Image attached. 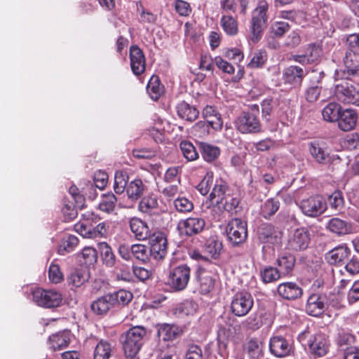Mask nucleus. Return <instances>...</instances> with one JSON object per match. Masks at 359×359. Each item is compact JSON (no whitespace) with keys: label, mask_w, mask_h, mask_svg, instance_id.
Returning a JSON list of instances; mask_svg holds the SVG:
<instances>
[{"label":"nucleus","mask_w":359,"mask_h":359,"mask_svg":"<svg viewBox=\"0 0 359 359\" xmlns=\"http://www.w3.org/2000/svg\"><path fill=\"white\" fill-rule=\"evenodd\" d=\"M221 25L224 31L229 35H236L238 33L237 20L231 15L222 16Z\"/></svg>","instance_id":"46"},{"label":"nucleus","mask_w":359,"mask_h":359,"mask_svg":"<svg viewBox=\"0 0 359 359\" xmlns=\"http://www.w3.org/2000/svg\"><path fill=\"white\" fill-rule=\"evenodd\" d=\"M306 75L304 69L298 66H290L283 74V79L285 83L293 87H299Z\"/></svg>","instance_id":"18"},{"label":"nucleus","mask_w":359,"mask_h":359,"mask_svg":"<svg viewBox=\"0 0 359 359\" xmlns=\"http://www.w3.org/2000/svg\"><path fill=\"white\" fill-rule=\"evenodd\" d=\"M205 250L212 258L217 259L222 250V243L215 238H210L206 242Z\"/></svg>","instance_id":"42"},{"label":"nucleus","mask_w":359,"mask_h":359,"mask_svg":"<svg viewBox=\"0 0 359 359\" xmlns=\"http://www.w3.org/2000/svg\"><path fill=\"white\" fill-rule=\"evenodd\" d=\"M277 292L282 298L285 299H296L302 294V288L293 282L280 283L278 286Z\"/></svg>","instance_id":"21"},{"label":"nucleus","mask_w":359,"mask_h":359,"mask_svg":"<svg viewBox=\"0 0 359 359\" xmlns=\"http://www.w3.org/2000/svg\"><path fill=\"white\" fill-rule=\"evenodd\" d=\"M198 279L199 282L200 292L202 294H208L213 289L215 285V279L210 272L201 269L199 271Z\"/></svg>","instance_id":"32"},{"label":"nucleus","mask_w":359,"mask_h":359,"mask_svg":"<svg viewBox=\"0 0 359 359\" xmlns=\"http://www.w3.org/2000/svg\"><path fill=\"white\" fill-rule=\"evenodd\" d=\"M214 62L216 66L223 72L229 74H232L234 72L235 69L233 65L221 57H216Z\"/></svg>","instance_id":"61"},{"label":"nucleus","mask_w":359,"mask_h":359,"mask_svg":"<svg viewBox=\"0 0 359 359\" xmlns=\"http://www.w3.org/2000/svg\"><path fill=\"white\" fill-rule=\"evenodd\" d=\"M182 153L185 158L191 161L198 158V154L195 147L189 141H182L180 145Z\"/></svg>","instance_id":"50"},{"label":"nucleus","mask_w":359,"mask_h":359,"mask_svg":"<svg viewBox=\"0 0 359 359\" xmlns=\"http://www.w3.org/2000/svg\"><path fill=\"white\" fill-rule=\"evenodd\" d=\"M49 280L53 283H59L63 280V274L58 264H51L48 270Z\"/></svg>","instance_id":"56"},{"label":"nucleus","mask_w":359,"mask_h":359,"mask_svg":"<svg viewBox=\"0 0 359 359\" xmlns=\"http://www.w3.org/2000/svg\"><path fill=\"white\" fill-rule=\"evenodd\" d=\"M128 177L126 173L118 170L115 172L114 190L118 194H122L126 190L128 186Z\"/></svg>","instance_id":"44"},{"label":"nucleus","mask_w":359,"mask_h":359,"mask_svg":"<svg viewBox=\"0 0 359 359\" xmlns=\"http://www.w3.org/2000/svg\"><path fill=\"white\" fill-rule=\"evenodd\" d=\"M299 206L303 214L310 217H318L326 210L325 203L318 195L302 200Z\"/></svg>","instance_id":"8"},{"label":"nucleus","mask_w":359,"mask_h":359,"mask_svg":"<svg viewBox=\"0 0 359 359\" xmlns=\"http://www.w3.org/2000/svg\"><path fill=\"white\" fill-rule=\"evenodd\" d=\"M334 95L344 104H355L359 102V89L347 81H340L335 85Z\"/></svg>","instance_id":"6"},{"label":"nucleus","mask_w":359,"mask_h":359,"mask_svg":"<svg viewBox=\"0 0 359 359\" xmlns=\"http://www.w3.org/2000/svg\"><path fill=\"white\" fill-rule=\"evenodd\" d=\"M239 204L238 199L233 197L229 194L225 198L223 203H221L219 205V208H223L227 212H233L238 207Z\"/></svg>","instance_id":"57"},{"label":"nucleus","mask_w":359,"mask_h":359,"mask_svg":"<svg viewBox=\"0 0 359 359\" xmlns=\"http://www.w3.org/2000/svg\"><path fill=\"white\" fill-rule=\"evenodd\" d=\"M358 114L352 109H341L339 118L337 120L338 128L344 132L353 130L357 124Z\"/></svg>","instance_id":"17"},{"label":"nucleus","mask_w":359,"mask_h":359,"mask_svg":"<svg viewBox=\"0 0 359 359\" xmlns=\"http://www.w3.org/2000/svg\"><path fill=\"white\" fill-rule=\"evenodd\" d=\"M267 60V53L264 50H258L253 54L252 59L248 64V67L251 69L261 68Z\"/></svg>","instance_id":"48"},{"label":"nucleus","mask_w":359,"mask_h":359,"mask_svg":"<svg viewBox=\"0 0 359 359\" xmlns=\"http://www.w3.org/2000/svg\"><path fill=\"white\" fill-rule=\"evenodd\" d=\"M177 111L181 118L189 121L196 120L199 115V111L196 108L185 102H182L177 105Z\"/></svg>","instance_id":"31"},{"label":"nucleus","mask_w":359,"mask_h":359,"mask_svg":"<svg viewBox=\"0 0 359 359\" xmlns=\"http://www.w3.org/2000/svg\"><path fill=\"white\" fill-rule=\"evenodd\" d=\"M145 186L140 179H135L128 184L126 194L132 201H136L143 194Z\"/></svg>","instance_id":"33"},{"label":"nucleus","mask_w":359,"mask_h":359,"mask_svg":"<svg viewBox=\"0 0 359 359\" xmlns=\"http://www.w3.org/2000/svg\"><path fill=\"white\" fill-rule=\"evenodd\" d=\"M158 201L154 196H145L140 202L138 209L144 213L154 212L158 208Z\"/></svg>","instance_id":"43"},{"label":"nucleus","mask_w":359,"mask_h":359,"mask_svg":"<svg viewBox=\"0 0 359 359\" xmlns=\"http://www.w3.org/2000/svg\"><path fill=\"white\" fill-rule=\"evenodd\" d=\"M210 126L205 121H198L193 126L195 135L200 137L207 136L210 133Z\"/></svg>","instance_id":"58"},{"label":"nucleus","mask_w":359,"mask_h":359,"mask_svg":"<svg viewBox=\"0 0 359 359\" xmlns=\"http://www.w3.org/2000/svg\"><path fill=\"white\" fill-rule=\"evenodd\" d=\"M83 262L86 265L94 264L97 260V253L95 248L86 247L83 249L81 253Z\"/></svg>","instance_id":"53"},{"label":"nucleus","mask_w":359,"mask_h":359,"mask_svg":"<svg viewBox=\"0 0 359 359\" xmlns=\"http://www.w3.org/2000/svg\"><path fill=\"white\" fill-rule=\"evenodd\" d=\"M325 297L319 294H312L307 299L306 311L310 316H318L325 311Z\"/></svg>","instance_id":"19"},{"label":"nucleus","mask_w":359,"mask_h":359,"mask_svg":"<svg viewBox=\"0 0 359 359\" xmlns=\"http://www.w3.org/2000/svg\"><path fill=\"white\" fill-rule=\"evenodd\" d=\"M226 233L228 240L233 246L242 244L248 236L247 224L241 219H232L226 226Z\"/></svg>","instance_id":"5"},{"label":"nucleus","mask_w":359,"mask_h":359,"mask_svg":"<svg viewBox=\"0 0 359 359\" xmlns=\"http://www.w3.org/2000/svg\"><path fill=\"white\" fill-rule=\"evenodd\" d=\"M190 268L182 264L172 269L168 275V284L175 290H184L190 279Z\"/></svg>","instance_id":"7"},{"label":"nucleus","mask_w":359,"mask_h":359,"mask_svg":"<svg viewBox=\"0 0 359 359\" xmlns=\"http://www.w3.org/2000/svg\"><path fill=\"white\" fill-rule=\"evenodd\" d=\"M270 352L278 358L288 355L292 350V344L282 336H273L269 341Z\"/></svg>","instance_id":"16"},{"label":"nucleus","mask_w":359,"mask_h":359,"mask_svg":"<svg viewBox=\"0 0 359 359\" xmlns=\"http://www.w3.org/2000/svg\"><path fill=\"white\" fill-rule=\"evenodd\" d=\"M269 3L260 0L252 12V18L249 27L250 37L253 43H257L262 37V32L268 20Z\"/></svg>","instance_id":"2"},{"label":"nucleus","mask_w":359,"mask_h":359,"mask_svg":"<svg viewBox=\"0 0 359 359\" xmlns=\"http://www.w3.org/2000/svg\"><path fill=\"white\" fill-rule=\"evenodd\" d=\"M113 306L116 304L120 305L128 304L133 299V294L129 291L120 290L114 293L109 294Z\"/></svg>","instance_id":"45"},{"label":"nucleus","mask_w":359,"mask_h":359,"mask_svg":"<svg viewBox=\"0 0 359 359\" xmlns=\"http://www.w3.org/2000/svg\"><path fill=\"white\" fill-rule=\"evenodd\" d=\"M116 201L117 198L113 194L104 195L100 203L99 208L102 211L108 213L111 212L114 210Z\"/></svg>","instance_id":"51"},{"label":"nucleus","mask_w":359,"mask_h":359,"mask_svg":"<svg viewBox=\"0 0 359 359\" xmlns=\"http://www.w3.org/2000/svg\"><path fill=\"white\" fill-rule=\"evenodd\" d=\"M147 332L143 326H134L121 336L124 353L128 358H134L144 344Z\"/></svg>","instance_id":"1"},{"label":"nucleus","mask_w":359,"mask_h":359,"mask_svg":"<svg viewBox=\"0 0 359 359\" xmlns=\"http://www.w3.org/2000/svg\"><path fill=\"white\" fill-rule=\"evenodd\" d=\"M342 107L337 102L328 103L322 110V116L325 121L330 123L336 122L339 118Z\"/></svg>","instance_id":"34"},{"label":"nucleus","mask_w":359,"mask_h":359,"mask_svg":"<svg viewBox=\"0 0 359 359\" xmlns=\"http://www.w3.org/2000/svg\"><path fill=\"white\" fill-rule=\"evenodd\" d=\"M271 32L276 36H281L290 29V25L285 22H275L271 27Z\"/></svg>","instance_id":"60"},{"label":"nucleus","mask_w":359,"mask_h":359,"mask_svg":"<svg viewBox=\"0 0 359 359\" xmlns=\"http://www.w3.org/2000/svg\"><path fill=\"white\" fill-rule=\"evenodd\" d=\"M175 8L177 13L182 16H188L191 11L189 4L183 0H176Z\"/></svg>","instance_id":"64"},{"label":"nucleus","mask_w":359,"mask_h":359,"mask_svg":"<svg viewBox=\"0 0 359 359\" xmlns=\"http://www.w3.org/2000/svg\"><path fill=\"white\" fill-rule=\"evenodd\" d=\"M262 280L265 283L278 280L281 277V273L276 268L268 266L260 272Z\"/></svg>","instance_id":"49"},{"label":"nucleus","mask_w":359,"mask_h":359,"mask_svg":"<svg viewBox=\"0 0 359 359\" xmlns=\"http://www.w3.org/2000/svg\"><path fill=\"white\" fill-rule=\"evenodd\" d=\"M327 228L337 235H345L351 231V224L337 217L331 219L327 224Z\"/></svg>","instance_id":"30"},{"label":"nucleus","mask_w":359,"mask_h":359,"mask_svg":"<svg viewBox=\"0 0 359 359\" xmlns=\"http://www.w3.org/2000/svg\"><path fill=\"white\" fill-rule=\"evenodd\" d=\"M147 90L151 98L157 100L163 93L164 88L160 83L158 77L152 76L147 84Z\"/></svg>","instance_id":"39"},{"label":"nucleus","mask_w":359,"mask_h":359,"mask_svg":"<svg viewBox=\"0 0 359 359\" xmlns=\"http://www.w3.org/2000/svg\"><path fill=\"white\" fill-rule=\"evenodd\" d=\"M350 253V249L346 245H342L329 251L325 258L330 264H337L346 259Z\"/></svg>","instance_id":"26"},{"label":"nucleus","mask_w":359,"mask_h":359,"mask_svg":"<svg viewBox=\"0 0 359 359\" xmlns=\"http://www.w3.org/2000/svg\"><path fill=\"white\" fill-rule=\"evenodd\" d=\"M253 299L248 292L236 293L231 304L232 313L238 317L247 315L253 306Z\"/></svg>","instance_id":"9"},{"label":"nucleus","mask_w":359,"mask_h":359,"mask_svg":"<svg viewBox=\"0 0 359 359\" xmlns=\"http://www.w3.org/2000/svg\"><path fill=\"white\" fill-rule=\"evenodd\" d=\"M182 334V330L177 325L163 324L158 330V335L163 341H173Z\"/></svg>","instance_id":"28"},{"label":"nucleus","mask_w":359,"mask_h":359,"mask_svg":"<svg viewBox=\"0 0 359 359\" xmlns=\"http://www.w3.org/2000/svg\"><path fill=\"white\" fill-rule=\"evenodd\" d=\"M295 258L290 254H283L277 259V264L279 267L278 271L282 276L289 274L294 268Z\"/></svg>","instance_id":"35"},{"label":"nucleus","mask_w":359,"mask_h":359,"mask_svg":"<svg viewBox=\"0 0 359 359\" xmlns=\"http://www.w3.org/2000/svg\"><path fill=\"white\" fill-rule=\"evenodd\" d=\"M130 67L136 76L143 74L146 68V60L143 51L136 45L130 48Z\"/></svg>","instance_id":"15"},{"label":"nucleus","mask_w":359,"mask_h":359,"mask_svg":"<svg viewBox=\"0 0 359 359\" xmlns=\"http://www.w3.org/2000/svg\"><path fill=\"white\" fill-rule=\"evenodd\" d=\"M149 255L155 259H162L167 254L168 242L163 233L154 234L150 240Z\"/></svg>","instance_id":"13"},{"label":"nucleus","mask_w":359,"mask_h":359,"mask_svg":"<svg viewBox=\"0 0 359 359\" xmlns=\"http://www.w3.org/2000/svg\"><path fill=\"white\" fill-rule=\"evenodd\" d=\"M356 51L349 48L344 58L345 72L349 76L359 77V55Z\"/></svg>","instance_id":"24"},{"label":"nucleus","mask_w":359,"mask_h":359,"mask_svg":"<svg viewBox=\"0 0 359 359\" xmlns=\"http://www.w3.org/2000/svg\"><path fill=\"white\" fill-rule=\"evenodd\" d=\"M230 194L229 189L226 182L222 179L217 180L212 191L210 194L212 203L219 205L223 203L225 198Z\"/></svg>","instance_id":"25"},{"label":"nucleus","mask_w":359,"mask_h":359,"mask_svg":"<svg viewBox=\"0 0 359 359\" xmlns=\"http://www.w3.org/2000/svg\"><path fill=\"white\" fill-rule=\"evenodd\" d=\"M70 332L64 331L50 336L48 342L53 351H57L67 347L70 342Z\"/></svg>","instance_id":"27"},{"label":"nucleus","mask_w":359,"mask_h":359,"mask_svg":"<svg viewBox=\"0 0 359 359\" xmlns=\"http://www.w3.org/2000/svg\"><path fill=\"white\" fill-rule=\"evenodd\" d=\"M174 205L180 212H189L194 208L193 203L185 197H179L174 201Z\"/></svg>","instance_id":"54"},{"label":"nucleus","mask_w":359,"mask_h":359,"mask_svg":"<svg viewBox=\"0 0 359 359\" xmlns=\"http://www.w3.org/2000/svg\"><path fill=\"white\" fill-rule=\"evenodd\" d=\"M129 226L137 240L144 241L151 235V231L147 223L137 217L130 219Z\"/></svg>","instance_id":"20"},{"label":"nucleus","mask_w":359,"mask_h":359,"mask_svg":"<svg viewBox=\"0 0 359 359\" xmlns=\"http://www.w3.org/2000/svg\"><path fill=\"white\" fill-rule=\"evenodd\" d=\"M79 244V239L74 235H69L64 237L57 248V252L64 255L66 253L72 252Z\"/></svg>","instance_id":"37"},{"label":"nucleus","mask_w":359,"mask_h":359,"mask_svg":"<svg viewBox=\"0 0 359 359\" xmlns=\"http://www.w3.org/2000/svg\"><path fill=\"white\" fill-rule=\"evenodd\" d=\"M89 278L90 272L88 269L81 267L73 269L67 276V280L69 286L80 287L87 283Z\"/></svg>","instance_id":"22"},{"label":"nucleus","mask_w":359,"mask_h":359,"mask_svg":"<svg viewBox=\"0 0 359 359\" xmlns=\"http://www.w3.org/2000/svg\"><path fill=\"white\" fill-rule=\"evenodd\" d=\"M86 217L83 221L79 222L74 225L75 231L84 238H90L92 224L90 222V215H83Z\"/></svg>","instance_id":"47"},{"label":"nucleus","mask_w":359,"mask_h":359,"mask_svg":"<svg viewBox=\"0 0 359 359\" xmlns=\"http://www.w3.org/2000/svg\"><path fill=\"white\" fill-rule=\"evenodd\" d=\"M200 149L203 159L207 162H212L220 155V149L206 142L200 143Z\"/></svg>","instance_id":"36"},{"label":"nucleus","mask_w":359,"mask_h":359,"mask_svg":"<svg viewBox=\"0 0 359 359\" xmlns=\"http://www.w3.org/2000/svg\"><path fill=\"white\" fill-rule=\"evenodd\" d=\"M205 220L200 217H189L181 220L178 224V229L181 233L191 236L200 233L205 226Z\"/></svg>","instance_id":"14"},{"label":"nucleus","mask_w":359,"mask_h":359,"mask_svg":"<svg viewBox=\"0 0 359 359\" xmlns=\"http://www.w3.org/2000/svg\"><path fill=\"white\" fill-rule=\"evenodd\" d=\"M321 88L318 86H311L305 91V98L308 102H316L320 94Z\"/></svg>","instance_id":"62"},{"label":"nucleus","mask_w":359,"mask_h":359,"mask_svg":"<svg viewBox=\"0 0 359 359\" xmlns=\"http://www.w3.org/2000/svg\"><path fill=\"white\" fill-rule=\"evenodd\" d=\"M283 233L269 224H262L258 230V237L261 242L279 247L282 243Z\"/></svg>","instance_id":"11"},{"label":"nucleus","mask_w":359,"mask_h":359,"mask_svg":"<svg viewBox=\"0 0 359 359\" xmlns=\"http://www.w3.org/2000/svg\"><path fill=\"white\" fill-rule=\"evenodd\" d=\"M203 351L197 345H190L185 353L184 359H203Z\"/></svg>","instance_id":"59"},{"label":"nucleus","mask_w":359,"mask_h":359,"mask_svg":"<svg viewBox=\"0 0 359 359\" xmlns=\"http://www.w3.org/2000/svg\"><path fill=\"white\" fill-rule=\"evenodd\" d=\"M98 248L103 262L107 266H114L116 262V257L111 247L107 243L102 242L99 243Z\"/></svg>","instance_id":"40"},{"label":"nucleus","mask_w":359,"mask_h":359,"mask_svg":"<svg viewBox=\"0 0 359 359\" xmlns=\"http://www.w3.org/2000/svg\"><path fill=\"white\" fill-rule=\"evenodd\" d=\"M255 112L259 113L257 104L251 106V111L243 112L236 121V128L242 133H257L261 130V123Z\"/></svg>","instance_id":"4"},{"label":"nucleus","mask_w":359,"mask_h":359,"mask_svg":"<svg viewBox=\"0 0 359 359\" xmlns=\"http://www.w3.org/2000/svg\"><path fill=\"white\" fill-rule=\"evenodd\" d=\"M112 306L113 304L109 294L97 298L90 306L93 312L99 316L106 314Z\"/></svg>","instance_id":"29"},{"label":"nucleus","mask_w":359,"mask_h":359,"mask_svg":"<svg viewBox=\"0 0 359 359\" xmlns=\"http://www.w3.org/2000/svg\"><path fill=\"white\" fill-rule=\"evenodd\" d=\"M309 152L315 161L319 164H327L332 161L325 142L314 140L309 144Z\"/></svg>","instance_id":"12"},{"label":"nucleus","mask_w":359,"mask_h":359,"mask_svg":"<svg viewBox=\"0 0 359 359\" xmlns=\"http://www.w3.org/2000/svg\"><path fill=\"white\" fill-rule=\"evenodd\" d=\"M132 255L135 259L142 262H147L149 259V248L142 244L132 245Z\"/></svg>","instance_id":"52"},{"label":"nucleus","mask_w":359,"mask_h":359,"mask_svg":"<svg viewBox=\"0 0 359 359\" xmlns=\"http://www.w3.org/2000/svg\"><path fill=\"white\" fill-rule=\"evenodd\" d=\"M30 298L38 306L46 308H57L61 305L62 294L53 289L45 290L41 287L33 290Z\"/></svg>","instance_id":"3"},{"label":"nucleus","mask_w":359,"mask_h":359,"mask_svg":"<svg viewBox=\"0 0 359 359\" xmlns=\"http://www.w3.org/2000/svg\"><path fill=\"white\" fill-rule=\"evenodd\" d=\"M308 346L311 353L318 356L325 355L328 349L327 338L322 334L311 337L309 339Z\"/></svg>","instance_id":"23"},{"label":"nucleus","mask_w":359,"mask_h":359,"mask_svg":"<svg viewBox=\"0 0 359 359\" xmlns=\"http://www.w3.org/2000/svg\"><path fill=\"white\" fill-rule=\"evenodd\" d=\"M111 353V344L107 340L101 339L95 348L93 357L94 359H109Z\"/></svg>","instance_id":"38"},{"label":"nucleus","mask_w":359,"mask_h":359,"mask_svg":"<svg viewBox=\"0 0 359 359\" xmlns=\"http://www.w3.org/2000/svg\"><path fill=\"white\" fill-rule=\"evenodd\" d=\"M280 202L276 198L266 200L261 207V215L266 219L273 215L279 209Z\"/></svg>","instance_id":"41"},{"label":"nucleus","mask_w":359,"mask_h":359,"mask_svg":"<svg viewBox=\"0 0 359 359\" xmlns=\"http://www.w3.org/2000/svg\"><path fill=\"white\" fill-rule=\"evenodd\" d=\"M197 305L191 301H187L180 304L177 311L180 316H192L196 311Z\"/></svg>","instance_id":"55"},{"label":"nucleus","mask_w":359,"mask_h":359,"mask_svg":"<svg viewBox=\"0 0 359 359\" xmlns=\"http://www.w3.org/2000/svg\"><path fill=\"white\" fill-rule=\"evenodd\" d=\"M213 181L212 173H208L198 184V190L202 195H205L210 191Z\"/></svg>","instance_id":"63"},{"label":"nucleus","mask_w":359,"mask_h":359,"mask_svg":"<svg viewBox=\"0 0 359 359\" xmlns=\"http://www.w3.org/2000/svg\"><path fill=\"white\" fill-rule=\"evenodd\" d=\"M310 242V233L306 228L295 229L290 235L287 244L289 250L299 251L307 248Z\"/></svg>","instance_id":"10"}]
</instances>
